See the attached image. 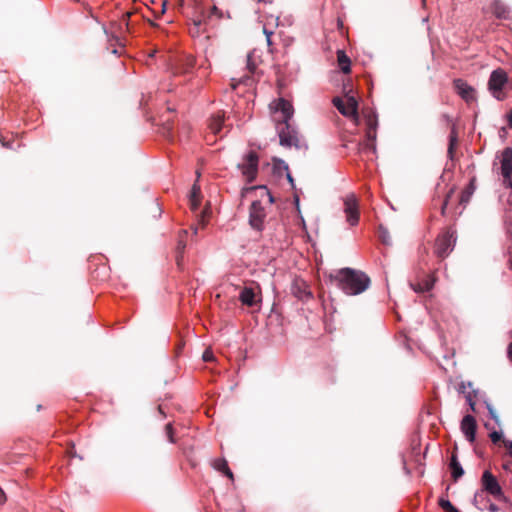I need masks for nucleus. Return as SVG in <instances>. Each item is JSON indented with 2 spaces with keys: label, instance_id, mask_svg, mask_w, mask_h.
<instances>
[{
  "label": "nucleus",
  "instance_id": "nucleus-1",
  "mask_svg": "<svg viewBox=\"0 0 512 512\" xmlns=\"http://www.w3.org/2000/svg\"><path fill=\"white\" fill-rule=\"evenodd\" d=\"M330 279L339 289L350 296L363 293L370 285V279L365 273L351 268H343L330 274Z\"/></svg>",
  "mask_w": 512,
  "mask_h": 512
},
{
  "label": "nucleus",
  "instance_id": "nucleus-2",
  "mask_svg": "<svg viewBox=\"0 0 512 512\" xmlns=\"http://www.w3.org/2000/svg\"><path fill=\"white\" fill-rule=\"evenodd\" d=\"M251 192H257L259 199L254 200L251 204L249 221L254 229L261 230L266 217V206L273 203V197L265 186L243 189L244 194Z\"/></svg>",
  "mask_w": 512,
  "mask_h": 512
},
{
  "label": "nucleus",
  "instance_id": "nucleus-3",
  "mask_svg": "<svg viewBox=\"0 0 512 512\" xmlns=\"http://www.w3.org/2000/svg\"><path fill=\"white\" fill-rule=\"evenodd\" d=\"M508 82V75L502 69L493 70L488 80V90L491 95L501 101L506 98L504 87Z\"/></svg>",
  "mask_w": 512,
  "mask_h": 512
},
{
  "label": "nucleus",
  "instance_id": "nucleus-4",
  "mask_svg": "<svg viewBox=\"0 0 512 512\" xmlns=\"http://www.w3.org/2000/svg\"><path fill=\"white\" fill-rule=\"evenodd\" d=\"M333 104L343 116L352 118L354 119L355 123H358V103L354 95L350 94V92H347L346 102H344L341 98L336 97L333 99Z\"/></svg>",
  "mask_w": 512,
  "mask_h": 512
},
{
  "label": "nucleus",
  "instance_id": "nucleus-5",
  "mask_svg": "<svg viewBox=\"0 0 512 512\" xmlns=\"http://www.w3.org/2000/svg\"><path fill=\"white\" fill-rule=\"evenodd\" d=\"M258 162L257 154L255 152H249L243 157L242 162L238 164L237 167L247 182L255 180L258 173Z\"/></svg>",
  "mask_w": 512,
  "mask_h": 512
},
{
  "label": "nucleus",
  "instance_id": "nucleus-6",
  "mask_svg": "<svg viewBox=\"0 0 512 512\" xmlns=\"http://www.w3.org/2000/svg\"><path fill=\"white\" fill-rule=\"evenodd\" d=\"M481 483L483 489L494 498L506 503L509 502L508 498L504 495L498 480L490 471L486 470L483 472Z\"/></svg>",
  "mask_w": 512,
  "mask_h": 512
},
{
  "label": "nucleus",
  "instance_id": "nucleus-7",
  "mask_svg": "<svg viewBox=\"0 0 512 512\" xmlns=\"http://www.w3.org/2000/svg\"><path fill=\"white\" fill-rule=\"evenodd\" d=\"M284 125L285 127L279 129L278 131L280 145L288 148H300L301 143L296 129L293 128L289 123Z\"/></svg>",
  "mask_w": 512,
  "mask_h": 512
},
{
  "label": "nucleus",
  "instance_id": "nucleus-8",
  "mask_svg": "<svg viewBox=\"0 0 512 512\" xmlns=\"http://www.w3.org/2000/svg\"><path fill=\"white\" fill-rule=\"evenodd\" d=\"M501 174L504 178V185L512 188V149L505 148L501 154Z\"/></svg>",
  "mask_w": 512,
  "mask_h": 512
},
{
  "label": "nucleus",
  "instance_id": "nucleus-9",
  "mask_svg": "<svg viewBox=\"0 0 512 512\" xmlns=\"http://www.w3.org/2000/svg\"><path fill=\"white\" fill-rule=\"evenodd\" d=\"M456 238L454 233H445L436 240L435 251L439 257H446L454 248Z\"/></svg>",
  "mask_w": 512,
  "mask_h": 512
},
{
  "label": "nucleus",
  "instance_id": "nucleus-10",
  "mask_svg": "<svg viewBox=\"0 0 512 512\" xmlns=\"http://www.w3.org/2000/svg\"><path fill=\"white\" fill-rule=\"evenodd\" d=\"M270 110L274 113L280 112L282 115L281 121L283 124H288L289 120L292 118L294 109L290 102L280 98L276 101H273L270 105Z\"/></svg>",
  "mask_w": 512,
  "mask_h": 512
},
{
  "label": "nucleus",
  "instance_id": "nucleus-11",
  "mask_svg": "<svg viewBox=\"0 0 512 512\" xmlns=\"http://www.w3.org/2000/svg\"><path fill=\"white\" fill-rule=\"evenodd\" d=\"M344 205L348 223L352 226L356 225L359 220V211L356 196L354 194L347 195L344 200Z\"/></svg>",
  "mask_w": 512,
  "mask_h": 512
},
{
  "label": "nucleus",
  "instance_id": "nucleus-12",
  "mask_svg": "<svg viewBox=\"0 0 512 512\" xmlns=\"http://www.w3.org/2000/svg\"><path fill=\"white\" fill-rule=\"evenodd\" d=\"M454 86L460 97L467 103L476 101V90L467 82L462 79H456L454 81Z\"/></svg>",
  "mask_w": 512,
  "mask_h": 512
},
{
  "label": "nucleus",
  "instance_id": "nucleus-13",
  "mask_svg": "<svg viewBox=\"0 0 512 512\" xmlns=\"http://www.w3.org/2000/svg\"><path fill=\"white\" fill-rule=\"evenodd\" d=\"M476 420L472 415H466L461 421V431L465 435L466 439L473 443L476 436Z\"/></svg>",
  "mask_w": 512,
  "mask_h": 512
},
{
  "label": "nucleus",
  "instance_id": "nucleus-14",
  "mask_svg": "<svg viewBox=\"0 0 512 512\" xmlns=\"http://www.w3.org/2000/svg\"><path fill=\"white\" fill-rule=\"evenodd\" d=\"M472 387V384L470 382L468 383H465V382H462L459 386V392L463 393L465 395V399L467 401V403L469 404L471 410L474 412L475 411V401H474V398L476 396V391H467V388H471Z\"/></svg>",
  "mask_w": 512,
  "mask_h": 512
},
{
  "label": "nucleus",
  "instance_id": "nucleus-15",
  "mask_svg": "<svg viewBox=\"0 0 512 512\" xmlns=\"http://www.w3.org/2000/svg\"><path fill=\"white\" fill-rule=\"evenodd\" d=\"M240 301L248 306H252L255 303V293L252 288L245 287L240 295H239Z\"/></svg>",
  "mask_w": 512,
  "mask_h": 512
},
{
  "label": "nucleus",
  "instance_id": "nucleus-16",
  "mask_svg": "<svg viewBox=\"0 0 512 512\" xmlns=\"http://www.w3.org/2000/svg\"><path fill=\"white\" fill-rule=\"evenodd\" d=\"M337 61H338V65L340 67V69L344 72V73H349L350 72V59L349 57L345 54L344 51L342 50H338L337 51Z\"/></svg>",
  "mask_w": 512,
  "mask_h": 512
},
{
  "label": "nucleus",
  "instance_id": "nucleus-17",
  "mask_svg": "<svg viewBox=\"0 0 512 512\" xmlns=\"http://www.w3.org/2000/svg\"><path fill=\"white\" fill-rule=\"evenodd\" d=\"M450 468L452 470V477L455 480H457L464 474L463 467L461 466L455 454H453L451 457Z\"/></svg>",
  "mask_w": 512,
  "mask_h": 512
},
{
  "label": "nucleus",
  "instance_id": "nucleus-18",
  "mask_svg": "<svg viewBox=\"0 0 512 512\" xmlns=\"http://www.w3.org/2000/svg\"><path fill=\"white\" fill-rule=\"evenodd\" d=\"M224 116L221 113L213 115L210 119L209 128L214 134H218L222 129Z\"/></svg>",
  "mask_w": 512,
  "mask_h": 512
},
{
  "label": "nucleus",
  "instance_id": "nucleus-19",
  "mask_svg": "<svg viewBox=\"0 0 512 512\" xmlns=\"http://www.w3.org/2000/svg\"><path fill=\"white\" fill-rule=\"evenodd\" d=\"M434 285V280L432 278H427L423 281V283L419 284H411V288L417 292H425L429 291Z\"/></svg>",
  "mask_w": 512,
  "mask_h": 512
},
{
  "label": "nucleus",
  "instance_id": "nucleus-20",
  "mask_svg": "<svg viewBox=\"0 0 512 512\" xmlns=\"http://www.w3.org/2000/svg\"><path fill=\"white\" fill-rule=\"evenodd\" d=\"M212 465L214 469L224 472L225 475H227L230 479H233V474L228 468L227 462L224 459H216L213 461Z\"/></svg>",
  "mask_w": 512,
  "mask_h": 512
},
{
  "label": "nucleus",
  "instance_id": "nucleus-21",
  "mask_svg": "<svg viewBox=\"0 0 512 512\" xmlns=\"http://www.w3.org/2000/svg\"><path fill=\"white\" fill-rule=\"evenodd\" d=\"M493 13L498 18H507L508 17V10L507 8L500 2H494L493 3Z\"/></svg>",
  "mask_w": 512,
  "mask_h": 512
},
{
  "label": "nucleus",
  "instance_id": "nucleus-22",
  "mask_svg": "<svg viewBox=\"0 0 512 512\" xmlns=\"http://www.w3.org/2000/svg\"><path fill=\"white\" fill-rule=\"evenodd\" d=\"M375 139H376V132H375V130H368L367 131L366 148L371 150L373 153L376 152Z\"/></svg>",
  "mask_w": 512,
  "mask_h": 512
},
{
  "label": "nucleus",
  "instance_id": "nucleus-23",
  "mask_svg": "<svg viewBox=\"0 0 512 512\" xmlns=\"http://www.w3.org/2000/svg\"><path fill=\"white\" fill-rule=\"evenodd\" d=\"M439 505L449 512H459L448 499L441 498L439 500Z\"/></svg>",
  "mask_w": 512,
  "mask_h": 512
},
{
  "label": "nucleus",
  "instance_id": "nucleus-24",
  "mask_svg": "<svg viewBox=\"0 0 512 512\" xmlns=\"http://www.w3.org/2000/svg\"><path fill=\"white\" fill-rule=\"evenodd\" d=\"M486 407L488 409L490 417L495 421L496 424L500 425V418L495 409L493 408V406L489 402H486Z\"/></svg>",
  "mask_w": 512,
  "mask_h": 512
},
{
  "label": "nucleus",
  "instance_id": "nucleus-25",
  "mask_svg": "<svg viewBox=\"0 0 512 512\" xmlns=\"http://www.w3.org/2000/svg\"><path fill=\"white\" fill-rule=\"evenodd\" d=\"M380 238L384 244H390L389 232L383 227H380Z\"/></svg>",
  "mask_w": 512,
  "mask_h": 512
},
{
  "label": "nucleus",
  "instance_id": "nucleus-26",
  "mask_svg": "<svg viewBox=\"0 0 512 512\" xmlns=\"http://www.w3.org/2000/svg\"><path fill=\"white\" fill-rule=\"evenodd\" d=\"M247 68L250 72H254L256 69V63L253 61V53L247 55Z\"/></svg>",
  "mask_w": 512,
  "mask_h": 512
},
{
  "label": "nucleus",
  "instance_id": "nucleus-27",
  "mask_svg": "<svg viewBox=\"0 0 512 512\" xmlns=\"http://www.w3.org/2000/svg\"><path fill=\"white\" fill-rule=\"evenodd\" d=\"M502 432L501 431H493L490 433V438L493 443L498 442L502 438Z\"/></svg>",
  "mask_w": 512,
  "mask_h": 512
},
{
  "label": "nucleus",
  "instance_id": "nucleus-28",
  "mask_svg": "<svg viewBox=\"0 0 512 512\" xmlns=\"http://www.w3.org/2000/svg\"><path fill=\"white\" fill-rule=\"evenodd\" d=\"M200 187L196 184L193 185L189 198H199Z\"/></svg>",
  "mask_w": 512,
  "mask_h": 512
},
{
  "label": "nucleus",
  "instance_id": "nucleus-29",
  "mask_svg": "<svg viewBox=\"0 0 512 512\" xmlns=\"http://www.w3.org/2000/svg\"><path fill=\"white\" fill-rule=\"evenodd\" d=\"M263 33L265 34L266 36V41H267V44L270 46L271 45V36L273 34V31L272 30H269L266 26L263 27Z\"/></svg>",
  "mask_w": 512,
  "mask_h": 512
},
{
  "label": "nucleus",
  "instance_id": "nucleus-30",
  "mask_svg": "<svg viewBox=\"0 0 512 512\" xmlns=\"http://www.w3.org/2000/svg\"><path fill=\"white\" fill-rule=\"evenodd\" d=\"M202 358L204 361H212L214 359L213 352L209 349L205 350L202 355Z\"/></svg>",
  "mask_w": 512,
  "mask_h": 512
},
{
  "label": "nucleus",
  "instance_id": "nucleus-31",
  "mask_svg": "<svg viewBox=\"0 0 512 512\" xmlns=\"http://www.w3.org/2000/svg\"><path fill=\"white\" fill-rule=\"evenodd\" d=\"M165 431H166V435L169 439V442L173 443L174 439H173V430H172L171 424L166 425Z\"/></svg>",
  "mask_w": 512,
  "mask_h": 512
},
{
  "label": "nucleus",
  "instance_id": "nucleus-32",
  "mask_svg": "<svg viewBox=\"0 0 512 512\" xmlns=\"http://www.w3.org/2000/svg\"><path fill=\"white\" fill-rule=\"evenodd\" d=\"M481 497H482V494H481V493H476V494L474 495V498H473V503H474V505H475L478 509H480V510H482V509H483L482 507H480V501H479V499H480Z\"/></svg>",
  "mask_w": 512,
  "mask_h": 512
},
{
  "label": "nucleus",
  "instance_id": "nucleus-33",
  "mask_svg": "<svg viewBox=\"0 0 512 512\" xmlns=\"http://www.w3.org/2000/svg\"><path fill=\"white\" fill-rule=\"evenodd\" d=\"M190 207L192 210H196L199 206V198H189Z\"/></svg>",
  "mask_w": 512,
  "mask_h": 512
},
{
  "label": "nucleus",
  "instance_id": "nucleus-34",
  "mask_svg": "<svg viewBox=\"0 0 512 512\" xmlns=\"http://www.w3.org/2000/svg\"><path fill=\"white\" fill-rule=\"evenodd\" d=\"M368 130H376V126H377V122L376 120L370 118L369 121H368Z\"/></svg>",
  "mask_w": 512,
  "mask_h": 512
},
{
  "label": "nucleus",
  "instance_id": "nucleus-35",
  "mask_svg": "<svg viewBox=\"0 0 512 512\" xmlns=\"http://www.w3.org/2000/svg\"><path fill=\"white\" fill-rule=\"evenodd\" d=\"M504 444L508 449L510 456H512V440H504Z\"/></svg>",
  "mask_w": 512,
  "mask_h": 512
},
{
  "label": "nucleus",
  "instance_id": "nucleus-36",
  "mask_svg": "<svg viewBox=\"0 0 512 512\" xmlns=\"http://www.w3.org/2000/svg\"><path fill=\"white\" fill-rule=\"evenodd\" d=\"M488 510L490 512H498L499 511V508L497 505H495L494 503H490L489 506H488Z\"/></svg>",
  "mask_w": 512,
  "mask_h": 512
},
{
  "label": "nucleus",
  "instance_id": "nucleus-37",
  "mask_svg": "<svg viewBox=\"0 0 512 512\" xmlns=\"http://www.w3.org/2000/svg\"><path fill=\"white\" fill-rule=\"evenodd\" d=\"M6 501V496H5V493L3 492V490L0 488V506L2 504H4Z\"/></svg>",
  "mask_w": 512,
  "mask_h": 512
},
{
  "label": "nucleus",
  "instance_id": "nucleus-38",
  "mask_svg": "<svg viewBox=\"0 0 512 512\" xmlns=\"http://www.w3.org/2000/svg\"><path fill=\"white\" fill-rule=\"evenodd\" d=\"M471 194L472 192H468L467 194L463 195L461 198V202H467Z\"/></svg>",
  "mask_w": 512,
  "mask_h": 512
},
{
  "label": "nucleus",
  "instance_id": "nucleus-39",
  "mask_svg": "<svg viewBox=\"0 0 512 512\" xmlns=\"http://www.w3.org/2000/svg\"><path fill=\"white\" fill-rule=\"evenodd\" d=\"M191 34H192L193 36L199 35V34H200V29H199V28H196V27L194 26V28H193V29H191Z\"/></svg>",
  "mask_w": 512,
  "mask_h": 512
},
{
  "label": "nucleus",
  "instance_id": "nucleus-40",
  "mask_svg": "<svg viewBox=\"0 0 512 512\" xmlns=\"http://www.w3.org/2000/svg\"><path fill=\"white\" fill-rule=\"evenodd\" d=\"M299 297H300L302 300H304V299H306V298L308 299V298H310V297H311V293H310V292H304V293H303V295H300Z\"/></svg>",
  "mask_w": 512,
  "mask_h": 512
},
{
  "label": "nucleus",
  "instance_id": "nucleus-41",
  "mask_svg": "<svg viewBox=\"0 0 512 512\" xmlns=\"http://www.w3.org/2000/svg\"><path fill=\"white\" fill-rule=\"evenodd\" d=\"M508 357L512 361V342L508 346Z\"/></svg>",
  "mask_w": 512,
  "mask_h": 512
},
{
  "label": "nucleus",
  "instance_id": "nucleus-42",
  "mask_svg": "<svg viewBox=\"0 0 512 512\" xmlns=\"http://www.w3.org/2000/svg\"><path fill=\"white\" fill-rule=\"evenodd\" d=\"M193 24H194V26H195L196 28H199V29H200V27H201V25H202V22H201V20H194V21H193Z\"/></svg>",
  "mask_w": 512,
  "mask_h": 512
},
{
  "label": "nucleus",
  "instance_id": "nucleus-43",
  "mask_svg": "<svg viewBox=\"0 0 512 512\" xmlns=\"http://www.w3.org/2000/svg\"><path fill=\"white\" fill-rule=\"evenodd\" d=\"M454 141H455V139L452 137V138H451V143H450V146H449V153H450V154L452 153V149H453Z\"/></svg>",
  "mask_w": 512,
  "mask_h": 512
},
{
  "label": "nucleus",
  "instance_id": "nucleus-44",
  "mask_svg": "<svg viewBox=\"0 0 512 512\" xmlns=\"http://www.w3.org/2000/svg\"><path fill=\"white\" fill-rule=\"evenodd\" d=\"M166 5H167V1H166V0H163V2H162V10H161V12H162V13H164V12H165Z\"/></svg>",
  "mask_w": 512,
  "mask_h": 512
},
{
  "label": "nucleus",
  "instance_id": "nucleus-45",
  "mask_svg": "<svg viewBox=\"0 0 512 512\" xmlns=\"http://www.w3.org/2000/svg\"><path fill=\"white\" fill-rule=\"evenodd\" d=\"M509 125L512 127V110L509 113Z\"/></svg>",
  "mask_w": 512,
  "mask_h": 512
},
{
  "label": "nucleus",
  "instance_id": "nucleus-46",
  "mask_svg": "<svg viewBox=\"0 0 512 512\" xmlns=\"http://www.w3.org/2000/svg\"><path fill=\"white\" fill-rule=\"evenodd\" d=\"M287 177H288L289 182H290V183H293V179H292L291 175H290V174H288V175H287Z\"/></svg>",
  "mask_w": 512,
  "mask_h": 512
},
{
  "label": "nucleus",
  "instance_id": "nucleus-47",
  "mask_svg": "<svg viewBox=\"0 0 512 512\" xmlns=\"http://www.w3.org/2000/svg\"><path fill=\"white\" fill-rule=\"evenodd\" d=\"M184 4V0H179V5L182 6Z\"/></svg>",
  "mask_w": 512,
  "mask_h": 512
},
{
  "label": "nucleus",
  "instance_id": "nucleus-48",
  "mask_svg": "<svg viewBox=\"0 0 512 512\" xmlns=\"http://www.w3.org/2000/svg\"><path fill=\"white\" fill-rule=\"evenodd\" d=\"M104 33H106V35H107V37H108V40H110V37H109V35H108V33H107V30H106L105 28H104Z\"/></svg>",
  "mask_w": 512,
  "mask_h": 512
},
{
  "label": "nucleus",
  "instance_id": "nucleus-49",
  "mask_svg": "<svg viewBox=\"0 0 512 512\" xmlns=\"http://www.w3.org/2000/svg\"><path fill=\"white\" fill-rule=\"evenodd\" d=\"M503 468H504L505 470H508V469H509V466H508V465H504V466H503Z\"/></svg>",
  "mask_w": 512,
  "mask_h": 512
},
{
  "label": "nucleus",
  "instance_id": "nucleus-50",
  "mask_svg": "<svg viewBox=\"0 0 512 512\" xmlns=\"http://www.w3.org/2000/svg\"><path fill=\"white\" fill-rule=\"evenodd\" d=\"M446 205H447V202H444V206H443V208H442V210H443V211H444V209H445Z\"/></svg>",
  "mask_w": 512,
  "mask_h": 512
},
{
  "label": "nucleus",
  "instance_id": "nucleus-51",
  "mask_svg": "<svg viewBox=\"0 0 512 512\" xmlns=\"http://www.w3.org/2000/svg\"><path fill=\"white\" fill-rule=\"evenodd\" d=\"M112 53L116 54V53H117V50H116V49H113V50H112Z\"/></svg>",
  "mask_w": 512,
  "mask_h": 512
}]
</instances>
